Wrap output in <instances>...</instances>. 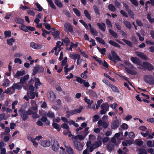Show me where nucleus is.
<instances>
[{"label":"nucleus","instance_id":"1","mask_svg":"<svg viewBox=\"0 0 154 154\" xmlns=\"http://www.w3.org/2000/svg\"><path fill=\"white\" fill-rule=\"evenodd\" d=\"M111 52L112 56L110 55L108 56L109 59L110 60L113 61L115 63H116V61H121V58H119L115 51H112Z\"/></svg>","mask_w":154,"mask_h":154},{"label":"nucleus","instance_id":"2","mask_svg":"<svg viewBox=\"0 0 154 154\" xmlns=\"http://www.w3.org/2000/svg\"><path fill=\"white\" fill-rule=\"evenodd\" d=\"M145 82L150 85H154V76L148 75H145L143 78Z\"/></svg>","mask_w":154,"mask_h":154},{"label":"nucleus","instance_id":"3","mask_svg":"<svg viewBox=\"0 0 154 154\" xmlns=\"http://www.w3.org/2000/svg\"><path fill=\"white\" fill-rule=\"evenodd\" d=\"M142 66L149 71H152L154 69L152 65L147 62H143Z\"/></svg>","mask_w":154,"mask_h":154},{"label":"nucleus","instance_id":"4","mask_svg":"<svg viewBox=\"0 0 154 154\" xmlns=\"http://www.w3.org/2000/svg\"><path fill=\"white\" fill-rule=\"evenodd\" d=\"M130 59L131 61L134 63L140 66L142 65V61L137 57H131Z\"/></svg>","mask_w":154,"mask_h":154},{"label":"nucleus","instance_id":"5","mask_svg":"<svg viewBox=\"0 0 154 154\" xmlns=\"http://www.w3.org/2000/svg\"><path fill=\"white\" fill-rule=\"evenodd\" d=\"M73 142L74 146L76 149L79 150H82L83 146L80 142L75 140H73Z\"/></svg>","mask_w":154,"mask_h":154},{"label":"nucleus","instance_id":"6","mask_svg":"<svg viewBox=\"0 0 154 154\" xmlns=\"http://www.w3.org/2000/svg\"><path fill=\"white\" fill-rule=\"evenodd\" d=\"M19 112L23 120H25L28 118L27 113L25 110L21 109L19 110Z\"/></svg>","mask_w":154,"mask_h":154},{"label":"nucleus","instance_id":"7","mask_svg":"<svg viewBox=\"0 0 154 154\" xmlns=\"http://www.w3.org/2000/svg\"><path fill=\"white\" fill-rule=\"evenodd\" d=\"M64 27L66 29L65 30L69 31L71 33L73 32V29L72 26L68 23H66L64 25Z\"/></svg>","mask_w":154,"mask_h":154},{"label":"nucleus","instance_id":"8","mask_svg":"<svg viewBox=\"0 0 154 154\" xmlns=\"http://www.w3.org/2000/svg\"><path fill=\"white\" fill-rule=\"evenodd\" d=\"M47 97L49 100L51 101H54L56 98L55 94L52 91H50L48 93Z\"/></svg>","mask_w":154,"mask_h":154},{"label":"nucleus","instance_id":"9","mask_svg":"<svg viewBox=\"0 0 154 154\" xmlns=\"http://www.w3.org/2000/svg\"><path fill=\"white\" fill-rule=\"evenodd\" d=\"M30 47L34 49H41L42 46L41 44H36L34 42H32L30 43Z\"/></svg>","mask_w":154,"mask_h":154},{"label":"nucleus","instance_id":"10","mask_svg":"<svg viewBox=\"0 0 154 154\" xmlns=\"http://www.w3.org/2000/svg\"><path fill=\"white\" fill-rule=\"evenodd\" d=\"M14 21L17 23L21 24L22 27H24L25 25L24 24V20L20 18L16 17L14 19Z\"/></svg>","mask_w":154,"mask_h":154},{"label":"nucleus","instance_id":"11","mask_svg":"<svg viewBox=\"0 0 154 154\" xmlns=\"http://www.w3.org/2000/svg\"><path fill=\"white\" fill-rule=\"evenodd\" d=\"M37 109V106H32L29 109L27 113L29 115L32 114H35L37 113L36 111Z\"/></svg>","mask_w":154,"mask_h":154},{"label":"nucleus","instance_id":"12","mask_svg":"<svg viewBox=\"0 0 154 154\" xmlns=\"http://www.w3.org/2000/svg\"><path fill=\"white\" fill-rule=\"evenodd\" d=\"M120 125L119 121L116 120L114 121L111 125V128L112 129H114L118 128Z\"/></svg>","mask_w":154,"mask_h":154},{"label":"nucleus","instance_id":"13","mask_svg":"<svg viewBox=\"0 0 154 154\" xmlns=\"http://www.w3.org/2000/svg\"><path fill=\"white\" fill-rule=\"evenodd\" d=\"M136 53L137 55L141 59H143L146 60H147V58L146 56L143 53L139 51H136Z\"/></svg>","mask_w":154,"mask_h":154},{"label":"nucleus","instance_id":"14","mask_svg":"<svg viewBox=\"0 0 154 154\" xmlns=\"http://www.w3.org/2000/svg\"><path fill=\"white\" fill-rule=\"evenodd\" d=\"M41 145L44 147L49 146L51 145V142L49 141L45 140L41 142Z\"/></svg>","mask_w":154,"mask_h":154},{"label":"nucleus","instance_id":"15","mask_svg":"<svg viewBox=\"0 0 154 154\" xmlns=\"http://www.w3.org/2000/svg\"><path fill=\"white\" fill-rule=\"evenodd\" d=\"M71 58L74 59L75 60L76 59H78L79 58H81L80 55L79 54L73 53L71 54L69 56Z\"/></svg>","mask_w":154,"mask_h":154},{"label":"nucleus","instance_id":"16","mask_svg":"<svg viewBox=\"0 0 154 154\" xmlns=\"http://www.w3.org/2000/svg\"><path fill=\"white\" fill-rule=\"evenodd\" d=\"M25 74V71L24 70L20 71H17L16 73L14 74V77L15 78H18L20 76L24 75Z\"/></svg>","mask_w":154,"mask_h":154},{"label":"nucleus","instance_id":"17","mask_svg":"<svg viewBox=\"0 0 154 154\" xmlns=\"http://www.w3.org/2000/svg\"><path fill=\"white\" fill-rule=\"evenodd\" d=\"M59 147V144L57 141L54 142L52 146V149L55 151H57Z\"/></svg>","mask_w":154,"mask_h":154},{"label":"nucleus","instance_id":"18","mask_svg":"<svg viewBox=\"0 0 154 154\" xmlns=\"http://www.w3.org/2000/svg\"><path fill=\"white\" fill-rule=\"evenodd\" d=\"M97 25L99 29L103 32L106 30V26L104 23H97Z\"/></svg>","mask_w":154,"mask_h":154},{"label":"nucleus","instance_id":"19","mask_svg":"<svg viewBox=\"0 0 154 154\" xmlns=\"http://www.w3.org/2000/svg\"><path fill=\"white\" fill-rule=\"evenodd\" d=\"M83 109V108L82 106H80L79 108L78 109H74L73 110L71 111V112H70L69 113H70L71 115H73L77 113H80L81 112Z\"/></svg>","mask_w":154,"mask_h":154},{"label":"nucleus","instance_id":"20","mask_svg":"<svg viewBox=\"0 0 154 154\" xmlns=\"http://www.w3.org/2000/svg\"><path fill=\"white\" fill-rule=\"evenodd\" d=\"M66 152L68 154H73V150L72 148L69 146H65Z\"/></svg>","mask_w":154,"mask_h":154},{"label":"nucleus","instance_id":"21","mask_svg":"<svg viewBox=\"0 0 154 154\" xmlns=\"http://www.w3.org/2000/svg\"><path fill=\"white\" fill-rule=\"evenodd\" d=\"M101 109L100 113L101 115L105 114L108 110V106H100Z\"/></svg>","mask_w":154,"mask_h":154},{"label":"nucleus","instance_id":"22","mask_svg":"<svg viewBox=\"0 0 154 154\" xmlns=\"http://www.w3.org/2000/svg\"><path fill=\"white\" fill-rule=\"evenodd\" d=\"M109 43L111 45L116 48H120L121 47L119 44L112 40L109 41Z\"/></svg>","mask_w":154,"mask_h":154},{"label":"nucleus","instance_id":"23","mask_svg":"<svg viewBox=\"0 0 154 154\" xmlns=\"http://www.w3.org/2000/svg\"><path fill=\"white\" fill-rule=\"evenodd\" d=\"M20 82L17 83H14L12 86L13 90H14L15 89L20 90L22 88V87L19 84Z\"/></svg>","mask_w":154,"mask_h":154},{"label":"nucleus","instance_id":"24","mask_svg":"<svg viewBox=\"0 0 154 154\" xmlns=\"http://www.w3.org/2000/svg\"><path fill=\"white\" fill-rule=\"evenodd\" d=\"M60 34V33L58 31H57L56 32H52V35L54 36V39H57L59 38Z\"/></svg>","mask_w":154,"mask_h":154},{"label":"nucleus","instance_id":"25","mask_svg":"<svg viewBox=\"0 0 154 154\" xmlns=\"http://www.w3.org/2000/svg\"><path fill=\"white\" fill-rule=\"evenodd\" d=\"M84 14L86 17L89 20H91V17L90 14L88 11L86 9L84 11Z\"/></svg>","mask_w":154,"mask_h":154},{"label":"nucleus","instance_id":"26","mask_svg":"<svg viewBox=\"0 0 154 154\" xmlns=\"http://www.w3.org/2000/svg\"><path fill=\"white\" fill-rule=\"evenodd\" d=\"M52 126L53 127L56 129L58 131H60V128L59 127V126L58 124L54 122V119L53 120Z\"/></svg>","mask_w":154,"mask_h":154},{"label":"nucleus","instance_id":"27","mask_svg":"<svg viewBox=\"0 0 154 154\" xmlns=\"http://www.w3.org/2000/svg\"><path fill=\"white\" fill-rule=\"evenodd\" d=\"M42 121L44 122H45V124L47 125H49L50 124V122L49 120H48L47 118L45 116H43L42 117L41 119Z\"/></svg>","mask_w":154,"mask_h":154},{"label":"nucleus","instance_id":"28","mask_svg":"<svg viewBox=\"0 0 154 154\" xmlns=\"http://www.w3.org/2000/svg\"><path fill=\"white\" fill-rule=\"evenodd\" d=\"M109 86L111 88L112 90L115 92L119 93V91L118 88L116 87L115 85L111 84Z\"/></svg>","mask_w":154,"mask_h":154},{"label":"nucleus","instance_id":"29","mask_svg":"<svg viewBox=\"0 0 154 154\" xmlns=\"http://www.w3.org/2000/svg\"><path fill=\"white\" fill-rule=\"evenodd\" d=\"M109 33L112 35V36L115 38H117L118 37V35L117 34L114 32L113 30L109 29Z\"/></svg>","mask_w":154,"mask_h":154},{"label":"nucleus","instance_id":"30","mask_svg":"<svg viewBox=\"0 0 154 154\" xmlns=\"http://www.w3.org/2000/svg\"><path fill=\"white\" fill-rule=\"evenodd\" d=\"M84 100L85 102L88 104V106H91L93 103V101L92 100H90V99H88L87 97H85Z\"/></svg>","mask_w":154,"mask_h":154},{"label":"nucleus","instance_id":"31","mask_svg":"<svg viewBox=\"0 0 154 154\" xmlns=\"http://www.w3.org/2000/svg\"><path fill=\"white\" fill-rule=\"evenodd\" d=\"M35 5L36 6V7L38 9H35V10H37L39 11H41L43 9V8L41 6V5L38 3H35Z\"/></svg>","mask_w":154,"mask_h":154},{"label":"nucleus","instance_id":"32","mask_svg":"<svg viewBox=\"0 0 154 154\" xmlns=\"http://www.w3.org/2000/svg\"><path fill=\"white\" fill-rule=\"evenodd\" d=\"M109 9L111 11L114 12L116 10V8L112 4H109L108 5Z\"/></svg>","mask_w":154,"mask_h":154},{"label":"nucleus","instance_id":"33","mask_svg":"<svg viewBox=\"0 0 154 154\" xmlns=\"http://www.w3.org/2000/svg\"><path fill=\"white\" fill-rule=\"evenodd\" d=\"M93 8L95 13L96 14L100 15V11L99 8L96 5H94Z\"/></svg>","mask_w":154,"mask_h":154},{"label":"nucleus","instance_id":"34","mask_svg":"<svg viewBox=\"0 0 154 154\" xmlns=\"http://www.w3.org/2000/svg\"><path fill=\"white\" fill-rule=\"evenodd\" d=\"M88 93L90 96H92L93 97H94L97 96L96 93L92 90H90L88 91Z\"/></svg>","mask_w":154,"mask_h":154},{"label":"nucleus","instance_id":"35","mask_svg":"<svg viewBox=\"0 0 154 154\" xmlns=\"http://www.w3.org/2000/svg\"><path fill=\"white\" fill-rule=\"evenodd\" d=\"M122 40L126 44L130 47H132L133 46V44L130 41H128L125 38H123Z\"/></svg>","mask_w":154,"mask_h":154},{"label":"nucleus","instance_id":"36","mask_svg":"<svg viewBox=\"0 0 154 154\" xmlns=\"http://www.w3.org/2000/svg\"><path fill=\"white\" fill-rule=\"evenodd\" d=\"M94 146V148H97L100 146L102 144V142L101 140H99L96 142L94 144H93Z\"/></svg>","mask_w":154,"mask_h":154},{"label":"nucleus","instance_id":"37","mask_svg":"<svg viewBox=\"0 0 154 154\" xmlns=\"http://www.w3.org/2000/svg\"><path fill=\"white\" fill-rule=\"evenodd\" d=\"M124 23L127 28L129 29L131 28V25L129 21L127 20H124Z\"/></svg>","mask_w":154,"mask_h":154},{"label":"nucleus","instance_id":"38","mask_svg":"<svg viewBox=\"0 0 154 154\" xmlns=\"http://www.w3.org/2000/svg\"><path fill=\"white\" fill-rule=\"evenodd\" d=\"M54 2L56 5L59 8H62L63 5L61 2L58 0H55Z\"/></svg>","mask_w":154,"mask_h":154},{"label":"nucleus","instance_id":"39","mask_svg":"<svg viewBox=\"0 0 154 154\" xmlns=\"http://www.w3.org/2000/svg\"><path fill=\"white\" fill-rule=\"evenodd\" d=\"M96 39L97 41L102 44L103 45H105V43L104 41L101 38L99 37H96Z\"/></svg>","mask_w":154,"mask_h":154},{"label":"nucleus","instance_id":"40","mask_svg":"<svg viewBox=\"0 0 154 154\" xmlns=\"http://www.w3.org/2000/svg\"><path fill=\"white\" fill-rule=\"evenodd\" d=\"M151 132V131L150 130H148L146 131L145 133H141V134L144 137H147L149 135V134Z\"/></svg>","mask_w":154,"mask_h":154},{"label":"nucleus","instance_id":"41","mask_svg":"<svg viewBox=\"0 0 154 154\" xmlns=\"http://www.w3.org/2000/svg\"><path fill=\"white\" fill-rule=\"evenodd\" d=\"M91 33L94 36L97 35L98 33L96 30H94L93 28H91L90 29Z\"/></svg>","mask_w":154,"mask_h":154},{"label":"nucleus","instance_id":"42","mask_svg":"<svg viewBox=\"0 0 154 154\" xmlns=\"http://www.w3.org/2000/svg\"><path fill=\"white\" fill-rule=\"evenodd\" d=\"M34 79L35 80V85L40 86L42 85V83L40 82L38 78H36L35 77H34Z\"/></svg>","mask_w":154,"mask_h":154},{"label":"nucleus","instance_id":"43","mask_svg":"<svg viewBox=\"0 0 154 154\" xmlns=\"http://www.w3.org/2000/svg\"><path fill=\"white\" fill-rule=\"evenodd\" d=\"M14 39L12 38H11L8 39L7 41V44L10 45H13L12 42H14Z\"/></svg>","mask_w":154,"mask_h":154},{"label":"nucleus","instance_id":"44","mask_svg":"<svg viewBox=\"0 0 154 154\" xmlns=\"http://www.w3.org/2000/svg\"><path fill=\"white\" fill-rule=\"evenodd\" d=\"M10 81L8 79H5L3 84V86L6 87H8L9 85Z\"/></svg>","mask_w":154,"mask_h":154},{"label":"nucleus","instance_id":"45","mask_svg":"<svg viewBox=\"0 0 154 154\" xmlns=\"http://www.w3.org/2000/svg\"><path fill=\"white\" fill-rule=\"evenodd\" d=\"M73 10L74 13H75V14H76L77 16L79 17L81 16L80 13V11H79V10L77 8H73Z\"/></svg>","mask_w":154,"mask_h":154},{"label":"nucleus","instance_id":"46","mask_svg":"<svg viewBox=\"0 0 154 154\" xmlns=\"http://www.w3.org/2000/svg\"><path fill=\"white\" fill-rule=\"evenodd\" d=\"M127 11V12L129 16L131 17V18L132 19L134 18V14L131 9H130Z\"/></svg>","mask_w":154,"mask_h":154},{"label":"nucleus","instance_id":"47","mask_svg":"<svg viewBox=\"0 0 154 154\" xmlns=\"http://www.w3.org/2000/svg\"><path fill=\"white\" fill-rule=\"evenodd\" d=\"M75 78H76V81L81 84H82L84 82H85V80H84L79 77L75 76Z\"/></svg>","mask_w":154,"mask_h":154},{"label":"nucleus","instance_id":"48","mask_svg":"<svg viewBox=\"0 0 154 154\" xmlns=\"http://www.w3.org/2000/svg\"><path fill=\"white\" fill-rule=\"evenodd\" d=\"M79 22L81 23L85 27L86 29H88L89 28L87 24L83 20H79Z\"/></svg>","mask_w":154,"mask_h":154},{"label":"nucleus","instance_id":"49","mask_svg":"<svg viewBox=\"0 0 154 154\" xmlns=\"http://www.w3.org/2000/svg\"><path fill=\"white\" fill-rule=\"evenodd\" d=\"M2 109L4 112H10L12 111V110L10 109L8 107H6V106H2Z\"/></svg>","mask_w":154,"mask_h":154},{"label":"nucleus","instance_id":"50","mask_svg":"<svg viewBox=\"0 0 154 154\" xmlns=\"http://www.w3.org/2000/svg\"><path fill=\"white\" fill-rule=\"evenodd\" d=\"M46 115H47L48 117L50 118H53L54 117V113L51 111L48 112Z\"/></svg>","mask_w":154,"mask_h":154},{"label":"nucleus","instance_id":"51","mask_svg":"<svg viewBox=\"0 0 154 154\" xmlns=\"http://www.w3.org/2000/svg\"><path fill=\"white\" fill-rule=\"evenodd\" d=\"M5 37H10L11 36V32L10 31H5L4 32Z\"/></svg>","mask_w":154,"mask_h":154},{"label":"nucleus","instance_id":"52","mask_svg":"<svg viewBox=\"0 0 154 154\" xmlns=\"http://www.w3.org/2000/svg\"><path fill=\"white\" fill-rule=\"evenodd\" d=\"M36 66L37 68L38 72H43L44 69L42 66L39 65H37Z\"/></svg>","mask_w":154,"mask_h":154},{"label":"nucleus","instance_id":"53","mask_svg":"<svg viewBox=\"0 0 154 154\" xmlns=\"http://www.w3.org/2000/svg\"><path fill=\"white\" fill-rule=\"evenodd\" d=\"M138 154H147V153L146 150L143 149H140L139 150Z\"/></svg>","mask_w":154,"mask_h":154},{"label":"nucleus","instance_id":"54","mask_svg":"<svg viewBox=\"0 0 154 154\" xmlns=\"http://www.w3.org/2000/svg\"><path fill=\"white\" fill-rule=\"evenodd\" d=\"M106 22L108 27L109 28H112V25L109 19H107L106 20Z\"/></svg>","mask_w":154,"mask_h":154},{"label":"nucleus","instance_id":"55","mask_svg":"<svg viewBox=\"0 0 154 154\" xmlns=\"http://www.w3.org/2000/svg\"><path fill=\"white\" fill-rule=\"evenodd\" d=\"M62 42L65 43L69 44L70 43V40L67 37H66L65 38L62 39Z\"/></svg>","mask_w":154,"mask_h":154},{"label":"nucleus","instance_id":"56","mask_svg":"<svg viewBox=\"0 0 154 154\" xmlns=\"http://www.w3.org/2000/svg\"><path fill=\"white\" fill-rule=\"evenodd\" d=\"M43 25L45 26V28L46 29L48 30H50L51 27L50 25L47 23H43Z\"/></svg>","mask_w":154,"mask_h":154},{"label":"nucleus","instance_id":"57","mask_svg":"<svg viewBox=\"0 0 154 154\" xmlns=\"http://www.w3.org/2000/svg\"><path fill=\"white\" fill-rule=\"evenodd\" d=\"M38 72V71L36 66L34 67L33 69V71L32 72V75L33 76L35 75Z\"/></svg>","mask_w":154,"mask_h":154},{"label":"nucleus","instance_id":"58","mask_svg":"<svg viewBox=\"0 0 154 154\" xmlns=\"http://www.w3.org/2000/svg\"><path fill=\"white\" fill-rule=\"evenodd\" d=\"M102 81L103 83H105L106 85H109V86L111 84V83L109 82V81L105 78L103 79Z\"/></svg>","mask_w":154,"mask_h":154},{"label":"nucleus","instance_id":"59","mask_svg":"<svg viewBox=\"0 0 154 154\" xmlns=\"http://www.w3.org/2000/svg\"><path fill=\"white\" fill-rule=\"evenodd\" d=\"M99 118V116L97 115H94L92 121L93 122H97Z\"/></svg>","mask_w":154,"mask_h":154},{"label":"nucleus","instance_id":"60","mask_svg":"<svg viewBox=\"0 0 154 154\" xmlns=\"http://www.w3.org/2000/svg\"><path fill=\"white\" fill-rule=\"evenodd\" d=\"M30 99H33L35 97V93L33 91L30 92Z\"/></svg>","mask_w":154,"mask_h":154},{"label":"nucleus","instance_id":"61","mask_svg":"<svg viewBox=\"0 0 154 154\" xmlns=\"http://www.w3.org/2000/svg\"><path fill=\"white\" fill-rule=\"evenodd\" d=\"M137 24L139 26L141 27L143 26V24L141 21L140 20L137 19L136 20Z\"/></svg>","mask_w":154,"mask_h":154},{"label":"nucleus","instance_id":"62","mask_svg":"<svg viewBox=\"0 0 154 154\" xmlns=\"http://www.w3.org/2000/svg\"><path fill=\"white\" fill-rule=\"evenodd\" d=\"M120 13L123 15L124 17H128V16L127 13L123 10H121L120 11Z\"/></svg>","mask_w":154,"mask_h":154},{"label":"nucleus","instance_id":"63","mask_svg":"<svg viewBox=\"0 0 154 154\" xmlns=\"http://www.w3.org/2000/svg\"><path fill=\"white\" fill-rule=\"evenodd\" d=\"M27 13L33 16H34L35 15V12L31 10H28Z\"/></svg>","mask_w":154,"mask_h":154},{"label":"nucleus","instance_id":"64","mask_svg":"<svg viewBox=\"0 0 154 154\" xmlns=\"http://www.w3.org/2000/svg\"><path fill=\"white\" fill-rule=\"evenodd\" d=\"M128 136L130 138H133L135 137V134L132 132H130L129 133Z\"/></svg>","mask_w":154,"mask_h":154}]
</instances>
